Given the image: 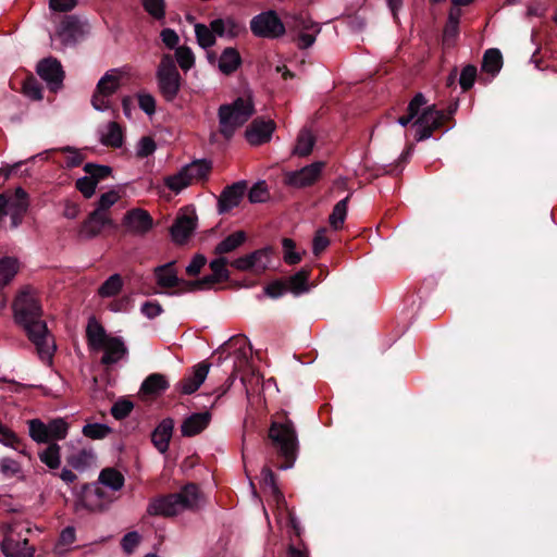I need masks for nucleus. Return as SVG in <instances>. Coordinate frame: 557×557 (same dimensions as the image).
<instances>
[{
	"label": "nucleus",
	"mask_w": 557,
	"mask_h": 557,
	"mask_svg": "<svg viewBox=\"0 0 557 557\" xmlns=\"http://www.w3.org/2000/svg\"><path fill=\"white\" fill-rule=\"evenodd\" d=\"M250 29L255 36L260 38H278L287 29L292 35V40L299 49L311 47L321 30L318 23L302 13L290 15L284 24L274 11L262 12L253 16L250 21Z\"/></svg>",
	"instance_id": "nucleus-1"
},
{
	"label": "nucleus",
	"mask_w": 557,
	"mask_h": 557,
	"mask_svg": "<svg viewBox=\"0 0 557 557\" xmlns=\"http://www.w3.org/2000/svg\"><path fill=\"white\" fill-rule=\"evenodd\" d=\"M14 320L36 346L41 359H50L54 346L49 342L47 323L42 320V308L36 293L30 288L23 289L13 301Z\"/></svg>",
	"instance_id": "nucleus-2"
},
{
	"label": "nucleus",
	"mask_w": 557,
	"mask_h": 557,
	"mask_svg": "<svg viewBox=\"0 0 557 557\" xmlns=\"http://www.w3.org/2000/svg\"><path fill=\"white\" fill-rule=\"evenodd\" d=\"M271 447L276 454V467L282 470L293 468L298 455V437L295 425L284 413V421L273 420L268 432Z\"/></svg>",
	"instance_id": "nucleus-3"
},
{
	"label": "nucleus",
	"mask_w": 557,
	"mask_h": 557,
	"mask_svg": "<svg viewBox=\"0 0 557 557\" xmlns=\"http://www.w3.org/2000/svg\"><path fill=\"white\" fill-rule=\"evenodd\" d=\"M199 490L195 483H187L180 492L160 496L148 506L151 516L173 517L184 509H193L197 506Z\"/></svg>",
	"instance_id": "nucleus-4"
},
{
	"label": "nucleus",
	"mask_w": 557,
	"mask_h": 557,
	"mask_svg": "<svg viewBox=\"0 0 557 557\" xmlns=\"http://www.w3.org/2000/svg\"><path fill=\"white\" fill-rule=\"evenodd\" d=\"M255 113L250 100L238 97L232 103L221 104L218 110L219 133L225 140H230L235 131L243 126Z\"/></svg>",
	"instance_id": "nucleus-5"
},
{
	"label": "nucleus",
	"mask_w": 557,
	"mask_h": 557,
	"mask_svg": "<svg viewBox=\"0 0 557 557\" xmlns=\"http://www.w3.org/2000/svg\"><path fill=\"white\" fill-rule=\"evenodd\" d=\"M159 90L166 102H172L181 90L182 77L171 54H164L157 71Z\"/></svg>",
	"instance_id": "nucleus-6"
},
{
	"label": "nucleus",
	"mask_w": 557,
	"mask_h": 557,
	"mask_svg": "<svg viewBox=\"0 0 557 557\" xmlns=\"http://www.w3.org/2000/svg\"><path fill=\"white\" fill-rule=\"evenodd\" d=\"M447 116L443 110H438L435 104L424 108L417 117L413 126L417 127L414 139L422 141L430 138L433 133L444 126Z\"/></svg>",
	"instance_id": "nucleus-7"
},
{
	"label": "nucleus",
	"mask_w": 557,
	"mask_h": 557,
	"mask_svg": "<svg viewBox=\"0 0 557 557\" xmlns=\"http://www.w3.org/2000/svg\"><path fill=\"white\" fill-rule=\"evenodd\" d=\"M227 264L228 260L223 256H220L219 258L212 260L209 264L212 274L206 275L193 282H186V288L183 292L209 289L214 284L227 282L231 276L230 271L226 269Z\"/></svg>",
	"instance_id": "nucleus-8"
},
{
	"label": "nucleus",
	"mask_w": 557,
	"mask_h": 557,
	"mask_svg": "<svg viewBox=\"0 0 557 557\" xmlns=\"http://www.w3.org/2000/svg\"><path fill=\"white\" fill-rule=\"evenodd\" d=\"M325 165L324 161H315L300 170L286 172L283 182L293 188L310 187L319 182Z\"/></svg>",
	"instance_id": "nucleus-9"
},
{
	"label": "nucleus",
	"mask_w": 557,
	"mask_h": 557,
	"mask_svg": "<svg viewBox=\"0 0 557 557\" xmlns=\"http://www.w3.org/2000/svg\"><path fill=\"white\" fill-rule=\"evenodd\" d=\"M175 264H176L175 261H170L165 264L158 265L153 269V275L156 277V282H157L158 286H160L161 288H168V289L174 288V287H180L176 290L168 292L166 293L168 295H181L184 293L182 290H184L186 288L185 283L187 281L180 278L177 276V271H176Z\"/></svg>",
	"instance_id": "nucleus-10"
},
{
	"label": "nucleus",
	"mask_w": 557,
	"mask_h": 557,
	"mask_svg": "<svg viewBox=\"0 0 557 557\" xmlns=\"http://www.w3.org/2000/svg\"><path fill=\"white\" fill-rule=\"evenodd\" d=\"M37 74L44 79L51 91H57L63 83L64 71L55 58H46L37 64Z\"/></svg>",
	"instance_id": "nucleus-11"
},
{
	"label": "nucleus",
	"mask_w": 557,
	"mask_h": 557,
	"mask_svg": "<svg viewBox=\"0 0 557 557\" xmlns=\"http://www.w3.org/2000/svg\"><path fill=\"white\" fill-rule=\"evenodd\" d=\"M210 369V363L201 361L194 366L183 379H181L175 389L183 395H190L195 393L205 382Z\"/></svg>",
	"instance_id": "nucleus-12"
},
{
	"label": "nucleus",
	"mask_w": 557,
	"mask_h": 557,
	"mask_svg": "<svg viewBox=\"0 0 557 557\" xmlns=\"http://www.w3.org/2000/svg\"><path fill=\"white\" fill-rule=\"evenodd\" d=\"M83 24L75 15H66L61 21L55 37L63 46H74L83 37Z\"/></svg>",
	"instance_id": "nucleus-13"
},
{
	"label": "nucleus",
	"mask_w": 557,
	"mask_h": 557,
	"mask_svg": "<svg viewBox=\"0 0 557 557\" xmlns=\"http://www.w3.org/2000/svg\"><path fill=\"white\" fill-rule=\"evenodd\" d=\"M122 224L128 232L144 235L152 228L153 220L148 211L136 208L125 213Z\"/></svg>",
	"instance_id": "nucleus-14"
},
{
	"label": "nucleus",
	"mask_w": 557,
	"mask_h": 557,
	"mask_svg": "<svg viewBox=\"0 0 557 557\" xmlns=\"http://www.w3.org/2000/svg\"><path fill=\"white\" fill-rule=\"evenodd\" d=\"M275 129V123L272 120L255 119L246 128L245 137L252 146H260L270 141Z\"/></svg>",
	"instance_id": "nucleus-15"
},
{
	"label": "nucleus",
	"mask_w": 557,
	"mask_h": 557,
	"mask_svg": "<svg viewBox=\"0 0 557 557\" xmlns=\"http://www.w3.org/2000/svg\"><path fill=\"white\" fill-rule=\"evenodd\" d=\"M247 189V183L239 181L226 186L219 196L218 199V211L219 213H227L233 208L237 207Z\"/></svg>",
	"instance_id": "nucleus-16"
},
{
	"label": "nucleus",
	"mask_w": 557,
	"mask_h": 557,
	"mask_svg": "<svg viewBox=\"0 0 557 557\" xmlns=\"http://www.w3.org/2000/svg\"><path fill=\"white\" fill-rule=\"evenodd\" d=\"M1 550L5 557H33L34 548L29 546L27 539L21 534H7L1 543Z\"/></svg>",
	"instance_id": "nucleus-17"
},
{
	"label": "nucleus",
	"mask_w": 557,
	"mask_h": 557,
	"mask_svg": "<svg viewBox=\"0 0 557 557\" xmlns=\"http://www.w3.org/2000/svg\"><path fill=\"white\" fill-rule=\"evenodd\" d=\"M107 226L111 228L117 227L110 216H108L104 212H100V210L95 209L84 221L82 225V232L86 233V235L91 238L99 235L102 228Z\"/></svg>",
	"instance_id": "nucleus-18"
},
{
	"label": "nucleus",
	"mask_w": 557,
	"mask_h": 557,
	"mask_svg": "<svg viewBox=\"0 0 557 557\" xmlns=\"http://www.w3.org/2000/svg\"><path fill=\"white\" fill-rule=\"evenodd\" d=\"M211 419V412L208 410L203 412L191 413L183 421L181 425L182 435L185 437H193L198 435L208 428Z\"/></svg>",
	"instance_id": "nucleus-19"
},
{
	"label": "nucleus",
	"mask_w": 557,
	"mask_h": 557,
	"mask_svg": "<svg viewBox=\"0 0 557 557\" xmlns=\"http://www.w3.org/2000/svg\"><path fill=\"white\" fill-rule=\"evenodd\" d=\"M173 430L174 420L172 418H164L152 431L151 442L161 454L168 451Z\"/></svg>",
	"instance_id": "nucleus-20"
},
{
	"label": "nucleus",
	"mask_w": 557,
	"mask_h": 557,
	"mask_svg": "<svg viewBox=\"0 0 557 557\" xmlns=\"http://www.w3.org/2000/svg\"><path fill=\"white\" fill-rule=\"evenodd\" d=\"M100 350L104 351L100 360L103 366L114 364L127 355V348L121 337L111 336Z\"/></svg>",
	"instance_id": "nucleus-21"
},
{
	"label": "nucleus",
	"mask_w": 557,
	"mask_h": 557,
	"mask_svg": "<svg viewBox=\"0 0 557 557\" xmlns=\"http://www.w3.org/2000/svg\"><path fill=\"white\" fill-rule=\"evenodd\" d=\"M209 27L213 32L214 36H227L231 39L236 38L244 29V26L232 16H227L226 18H215L211 21Z\"/></svg>",
	"instance_id": "nucleus-22"
},
{
	"label": "nucleus",
	"mask_w": 557,
	"mask_h": 557,
	"mask_svg": "<svg viewBox=\"0 0 557 557\" xmlns=\"http://www.w3.org/2000/svg\"><path fill=\"white\" fill-rule=\"evenodd\" d=\"M197 219L190 215L178 216L171 226V235L176 243H185L194 233Z\"/></svg>",
	"instance_id": "nucleus-23"
},
{
	"label": "nucleus",
	"mask_w": 557,
	"mask_h": 557,
	"mask_svg": "<svg viewBox=\"0 0 557 557\" xmlns=\"http://www.w3.org/2000/svg\"><path fill=\"white\" fill-rule=\"evenodd\" d=\"M170 387L164 374L151 373L141 383L139 392L145 396H159Z\"/></svg>",
	"instance_id": "nucleus-24"
},
{
	"label": "nucleus",
	"mask_w": 557,
	"mask_h": 557,
	"mask_svg": "<svg viewBox=\"0 0 557 557\" xmlns=\"http://www.w3.org/2000/svg\"><path fill=\"white\" fill-rule=\"evenodd\" d=\"M86 337L88 345L94 350H100L101 346L111 337L107 334L104 327L91 318L86 327Z\"/></svg>",
	"instance_id": "nucleus-25"
},
{
	"label": "nucleus",
	"mask_w": 557,
	"mask_h": 557,
	"mask_svg": "<svg viewBox=\"0 0 557 557\" xmlns=\"http://www.w3.org/2000/svg\"><path fill=\"white\" fill-rule=\"evenodd\" d=\"M189 184L194 181H206L212 170V162L207 159H198L183 166Z\"/></svg>",
	"instance_id": "nucleus-26"
},
{
	"label": "nucleus",
	"mask_w": 557,
	"mask_h": 557,
	"mask_svg": "<svg viewBox=\"0 0 557 557\" xmlns=\"http://www.w3.org/2000/svg\"><path fill=\"white\" fill-rule=\"evenodd\" d=\"M242 57L236 48L227 47L223 50L219 69L225 75L233 74L242 65Z\"/></svg>",
	"instance_id": "nucleus-27"
},
{
	"label": "nucleus",
	"mask_w": 557,
	"mask_h": 557,
	"mask_svg": "<svg viewBox=\"0 0 557 557\" xmlns=\"http://www.w3.org/2000/svg\"><path fill=\"white\" fill-rule=\"evenodd\" d=\"M247 239V234L244 231H236L227 235L221 240L214 248V253L223 256L235 251L240 247Z\"/></svg>",
	"instance_id": "nucleus-28"
},
{
	"label": "nucleus",
	"mask_w": 557,
	"mask_h": 557,
	"mask_svg": "<svg viewBox=\"0 0 557 557\" xmlns=\"http://www.w3.org/2000/svg\"><path fill=\"white\" fill-rule=\"evenodd\" d=\"M17 273V260L12 257L0 259V289L8 285ZM5 306V299L0 295V308Z\"/></svg>",
	"instance_id": "nucleus-29"
},
{
	"label": "nucleus",
	"mask_w": 557,
	"mask_h": 557,
	"mask_svg": "<svg viewBox=\"0 0 557 557\" xmlns=\"http://www.w3.org/2000/svg\"><path fill=\"white\" fill-rule=\"evenodd\" d=\"M503 66V55L497 48L487 49L482 59L481 70L495 77Z\"/></svg>",
	"instance_id": "nucleus-30"
},
{
	"label": "nucleus",
	"mask_w": 557,
	"mask_h": 557,
	"mask_svg": "<svg viewBox=\"0 0 557 557\" xmlns=\"http://www.w3.org/2000/svg\"><path fill=\"white\" fill-rule=\"evenodd\" d=\"M260 483L262 490L269 492L277 504L285 502L284 494L277 486L275 473L271 468L264 467L262 469Z\"/></svg>",
	"instance_id": "nucleus-31"
},
{
	"label": "nucleus",
	"mask_w": 557,
	"mask_h": 557,
	"mask_svg": "<svg viewBox=\"0 0 557 557\" xmlns=\"http://www.w3.org/2000/svg\"><path fill=\"white\" fill-rule=\"evenodd\" d=\"M124 475L114 468H104L100 471L98 483L116 492L124 486Z\"/></svg>",
	"instance_id": "nucleus-32"
},
{
	"label": "nucleus",
	"mask_w": 557,
	"mask_h": 557,
	"mask_svg": "<svg viewBox=\"0 0 557 557\" xmlns=\"http://www.w3.org/2000/svg\"><path fill=\"white\" fill-rule=\"evenodd\" d=\"M311 274L309 268H302L297 273L292 275L286 282L287 290L295 295L302 294L308 290V281Z\"/></svg>",
	"instance_id": "nucleus-33"
},
{
	"label": "nucleus",
	"mask_w": 557,
	"mask_h": 557,
	"mask_svg": "<svg viewBox=\"0 0 557 557\" xmlns=\"http://www.w3.org/2000/svg\"><path fill=\"white\" fill-rule=\"evenodd\" d=\"M350 196H351V194H349L344 199L339 200L334 206L332 213L329 216L330 226L334 231H338V230L343 228V225L347 218L348 202H349Z\"/></svg>",
	"instance_id": "nucleus-34"
},
{
	"label": "nucleus",
	"mask_w": 557,
	"mask_h": 557,
	"mask_svg": "<svg viewBox=\"0 0 557 557\" xmlns=\"http://www.w3.org/2000/svg\"><path fill=\"white\" fill-rule=\"evenodd\" d=\"M315 144V137L309 129H301L298 134L293 153L299 157H308Z\"/></svg>",
	"instance_id": "nucleus-35"
},
{
	"label": "nucleus",
	"mask_w": 557,
	"mask_h": 557,
	"mask_svg": "<svg viewBox=\"0 0 557 557\" xmlns=\"http://www.w3.org/2000/svg\"><path fill=\"white\" fill-rule=\"evenodd\" d=\"M102 145L112 148H120L124 141V134L121 125L116 122H109L108 132L100 138Z\"/></svg>",
	"instance_id": "nucleus-36"
},
{
	"label": "nucleus",
	"mask_w": 557,
	"mask_h": 557,
	"mask_svg": "<svg viewBox=\"0 0 557 557\" xmlns=\"http://www.w3.org/2000/svg\"><path fill=\"white\" fill-rule=\"evenodd\" d=\"M123 278L119 273L109 276L98 288V295L102 298L116 296L123 288Z\"/></svg>",
	"instance_id": "nucleus-37"
},
{
	"label": "nucleus",
	"mask_w": 557,
	"mask_h": 557,
	"mask_svg": "<svg viewBox=\"0 0 557 557\" xmlns=\"http://www.w3.org/2000/svg\"><path fill=\"white\" fill-rule=\"evenodd\" d=\"M61 447L57 443H51L47 448L39 453V459L48 468L54 470L60 467L61 463Z\"/></svg>",
	"instance_id": "nucleus-38"
},
{
	"label": "nucleus",
	"mask_w": 557,
	"mask_h": 557,
	"mask_svg": "<svg viewBox=\"0 0 557 557\" xmlns=\"http://www.w3.org/2000/svg\"><path fill=\"white\" fill-rule=\"evenodd\" d=\"M113 71L107 72L98 82L96 90L106 97H110L120 88V79L112 74Z\"/></svg>",
	"instance_id": "nucleus-39"
},
{
	"label": "nucleus",
	"mask_w": 557,
	"mask_h": 557,
	"mask_svg": "<svg viewBox=\"0 0 557 557\" xmlns=\"http://www.w3.org/2000/svg\"><path fill=\"white\" fill-rule=\"evenodd\" d=\"M224 347L227 349H234L238 354V358H248V354L251 352V345L245 335H235L231 337Z\"/></svg>",
	"instance_id": "nucleus-40"
},
{
	"label": "nucleus",
	"mask_w": 557,
	"mask_h": 557,
	"mask_svg": "<svg viewBox=\"0 0 557 557\" xmlns=\"http://www.w3.org/2000/svg\"><path fill=\"white\" fill-rule=\"evenodd\" d=\"M29 436L37 443H48L49 438V426L39 419H33L28 421Z\"/></svg>",
	"instance_id": "nucleus-41"
},
{
	"label": "nucleus",
	"mask_w": 557,
	"mask_h": 557,
	"mask_svg": "<svg viewBox=\"0 0 557 557\" xmlns=\"http://www.w3.org/2000/svg\"><path fill=\"white\" fill-rule=\"evenodd\" d=\"M92 458H94V455L91 451L82 449L77 453H74V454H71L70 456H67L66 462L73 469L83 471L90 465V461Z\"/></svg>",
	"instance_id": "nucleus-42"
},
{
	"label": "nucleus",
	"mask_w": 557,
	"mask_h": 557,
	"mask_svg": "<svg viewBox=\"0 0 557 557\" xmlns=\"http://www.w3.org/2000/svg\"><path fill=\"white\" fill-rule=\"evenodd\" d=\"M164 185L175 194L181 193L184 188L188 187L190 184L187 180L186 172L184 168H182L176 174L165 176Z\"/></svg>",
	"instance_id": "nucleus-43"
},
{
	"label": "nucleus",
	"mask_w": 557,
	"mask_h": 557,
	"mask_svg": "<svg viewBox=\"0 0 557 557\" xmlns=\"http://www.w3.org/2000/svg\"><path fill=\"white\" fill-rule=\"evenodd\" d=\"M195 35L198 45L203 48L208 49L215 45V36L211 28L205 24H196L195 25Z\"/></svg>",
	"instance_id": "nucleus-44"
},
{
	"label": "nucleus",
	"mask_w": 557,
	"mask_h": 557,
	"mask_svg": "<svg viewBox=\"0 0 557 557\" xmlns=\"http://www.w3.org/2000/svg\"><path fill=\"white\" fill-rule=\"evenodd\" d=\"M413 151V145L410 144L403 151L400 157L395 163L387 164L383 168L382 173L388 175H398L403 171V165L406 164Z\"/></svg>",
	"instance_id": "nucleus-45"
},
{
	"label": "nucleus",
	"mask_w": 557,
	"mask_h": 557,
	"mask_svg": "<svg viewBox=\"0 0 557 557\" xmlns=\"http://www.w3.org/2000/svg\"><path fill=\"white\" fill-rule=\"evenodd\" d=\"M175 59L180 67L187 72L195 65V55L191 49L187 46H181L176 48Z\"/></svg>",
	"instance_id": "nucleus-46"
},
{
	"label": "nucleus",
	"mask_w": 557,
	"mask_h": 557,
	"mask_svg": "<svg viewBox=\"0 0 557 557\" xmlns=\"http://www.w3.org/2000/svg\"><path fill=\"white\" fill-rule=\"evenodd\" d=\"M84 172L87 173L97 184L107 178L112 173V168L109 165L86 163L83 168Z\"/></svg>",
	"instance_id": "nucleus-47"
},
{
	"label": "nucleus",
	"mask_w": 557,
	"mask_h": 557,
	"mask_svg": "<svg viewBox=\"0 0 557 557\" xmlns=\"http://www.w3.org/2000/svg\"><path fill=\"white\" fill-rule=\"evenodd\" d=\"M111 428L101 423H88L83 428V434L91 440H102L111 433Z\"/></svg>",
	"instance_id": "nucleus-48"
},
{
	"label": "nucleus",
	"mask_w": 557,
	"mask_h": 557,
	"mask_svg": "<svg viewBox=\"0 0 557 557\" xmlns=\"http://www.w3.org/2000/svg\"><path fill=\"white\" fill-rule=\"evenodd\" d=\"M476 75L478 70L473 64H468L461 70L459 84L463 91H468L473 87Z\"/></svg>",
	"instance_id": "nucleus-49"
},
{
	"label": "nucleus",
	"mask_w": 557,
	"mask_h": 557,
	"mask_svg": "<svg viewBox=\"0 0 557 557\" xmlns=\"http://www.w3.org/2000/svg\"><path fill=\"white\" fill-rule=\"evenodd\" d=\"M89 494H94L98 499L104 502H112V498L108 495V493L103 490V487L99 486L97 483H86L82 486L81 497L83 500H86Z\"/></svg>",
	"instance_id": "nucleus-50"
},
{
	"label": "nucleus",
	"mask_w": 557,
	"mask_h": 557,
	"mask_svg": "<svg viewBox=\"0 0 557 557\" xmlns=\"http://www.w3.org/2000/svg\"><path fill=\"white\" fill-rule=\"evenodd\" d=\"M24 94L33 100L42 99V85L34 76L25 79L23 85Z\"/></svg>",
	"instance_id": "nucleus-51"
},
{
	"label": "nucleus",
	"mask_w": 557,
	"mask_h": 557,
	"mask_svg": "<svg viewBox=\"0 0 557 557\" xmlns=\"http://www.w3.org/2000/svg\"><path fill=\"white\" fill-rule=\"evenodd\" d=\"M133 408H134V404L131 400H128L126 398H121L113 404V406L111 408V414L116 420H123L129 416Z\"/></svg>",
	"instance_id": "nucleus-52"
},
{
	"label": "nucleus",
	"mask_w": 557,
	"mask_h": 557,
	"mask_svg": "<svg viewBox=\"0 0 557 557\" xmlns=\"http://www.w3.org/2000/svg\"><path fill=\"white\" fill-rule=\"evenodd\" d=\"M282 245L284 248V261L287 264L294 265L301 261V256L295 251L296 244L292 238H283Z\"/></svg>",
	"instance_id": "nucleus-53"
},
{
	"label": "nucleus",
	"mask_w": 557,
	"mask_h": 557,
	"mask_svg": "<svg viewBox=\"0 0 557 557\" xmlns=\"http://www.w3.org/2000/svg\"><path fill=\"white\" fill-rule=\"evenodd\" d=\"M97 182L89 175L83 176L75 182L76 189L86 198L89 199L95 195Z\"/></svg>",
	"instance_id": "nucleus-54"
},
{
	"label": "nucleus",
	"mask_w": 557,
	"mask_h": 557,
	"mask_svg": "<svg viewBox=\"0 0 557 557\" xmlns=\"http://www.w3.org/2000/svg\"><path fill=\"white\" fill-rule=\"evenodd\" d=\"M48 426L50 440H63L67 434L69 424L61 418L51 420Z\"/></svg>",
	"instance_id": "nucleus-55"
},
{
	"label": "nucleus",
	"mask_w": 557,
	"mask_h": 557,
	"mask_svg": "<svg viewBox=\"0 0 557 557\" xmlns=\"http://www.w3.org/2000/svg\"><path fill=\"white\" fill-rule=\"evenodd\" d=\"M144 9L156 20H162L165 15L164 0H143Z\"/></svg>",
	"instance_id": "nucleus-56"
},
{
	"label": "nucleus",
	"mask_w": 557,
	"mask_h": 557,
	"mask_svg": "<svg viewBox=\"0 0 557 557\" xmlns=\"http://www.w3.org/2000/svg\"><path fill=\"white\" fill-rule=\"evenodd\" d=\"M272 255L273 248L269 246L248 253V258L251 260L252 268H258L260 271H264L268 269V261H262V256Z\"/></svg>",
	"instance_id": "nucleus-57"
},
{
	"label": "nucleus",
	"mask_w": 557,
	"mask_h": 557,
	"mask_svg": "<svg viewBox=\"0 0 557 557\" xmlns=\"http://www.w3.org/2000/svg\"><path fill=\"white\" fill-rule=\"evenodd\" d=\"M269 191L264 181L253 184L248 191V199L251 203L263 202L268 199Z\"/></svg>",
	"instance_id": "nucleus-58"
},
{
	"label": "nucleus",
	"mask_w": 557,
	"mask_h": 557,
	"mask_svg": "<svg viewBox=\"0 0 557 557\" xmlns=\"http://www.w3.org/2000/svg\"><path fill=\"white\" fill-rule=\"evenodd\" d=\"M459 35V23L448 22L444 26L443 30V45L450 48L455 45V41Z\"/></svg>",
	"instance_id": "nucleus-59"
},
{
	"label": "nucleus",
	"mask_w": 557,
	"mask_h": 557,
	"mask_svg": "<svg viewBox=\"0 0 557 557\" xmlns=\"http://www.w3.org/2000/svg\"><path fill=\"white\" fill-rule=\"evenodd\" d=\"M0 471L5 478H13L21 473V465L9 457H4L0 460Z\"/></svg>",
	"instance_id": "nucleus-60"
},
{
	"label": "nucleus",
	"mask_w": 557,
	"mask_h": 557,
	"mask_svg": "<svg viewBox=\"0 0 557 557\" xmlns=\"http://www.w3.org/2000/svg\"><path fill=\"white\" fill-rule=\"evenodd\" d=\"M28 205H8V214L11 219V227L16 228L23 221Z\"/></svg>",
	"instance_id": "nucleus-61"
},
{
	"label": "nucleus",
	"mask_w": 557,
	"mask_h": 557,
	"mask_svg": "<svg viewBox=\"0 0 557 557\" xmlns=\"http://www.w3.org/2000/svg\"><path fill=\"white\" fill-rule=\"evenodd\" d=\"M325 233V228H320L314 235L312 252L315 257H319L330 245V239L326 237Z\"/></svg>",
	"instance_id": "nucleus-62"
},
{
	"label": "nucleus",
	"mask_w": 557,
	"mask_h": 557,
	"mask_svg": "<svg viewBox=\"0 0 557 557\" xmlns=\"http://www.w3.org/2000/svg\"><path fill=\"white\" fill-rule=\"evenodd\" d=\"M157 149L154 140L149 136H144L137 146L136 156L140 159L151 156Z\"/></svg>",
	"instance_id": "nucleus-63"
},
{
	"label": "nucleus",
	"mask_w": 557,
	"mask_h": 557,
	"mask_svg": "<svg viewBox=\"0 0 557 557\" xmlns=\"http://www.w3.org/2000/svg\"><path fill=\"white\" fill-rule=\"evenodd\" d=\"M75 541V529L73 527H66L62 530L55 549L58 553H62L63 548L73 544Z\"/></svg>",
	"instance_id": "nucleus-64"
}]
</instances>
